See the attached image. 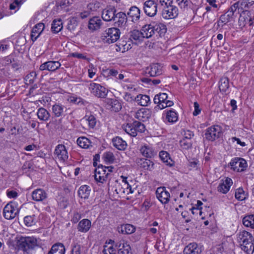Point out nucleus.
Wrapping results in <instances>:
<instances>
[{
    "instance_id": "61",
    "label": "nucleus",
    "mask_w": 254,
    "mask_h": 254,
    "mask_svg": "<svg viewBox=\"0 0 254 254\" xmlns=\"http://www.w3.org/2000/svg\"><path fill=\"white\" fill-rule=\"evenodd\" d=\"M176 2L181 8H185L188 4V0H176Z\"/></svg>"
},
{
    "instance_id": "37",
    "label": "nucleus",
    "mask_w": 254,
    "mask_h": 254,
    "mask_svg": "<svg viewBox=\"0 0 254 254\" xmlns=\"http://www.w3.org/2000/svg\"><path fill=\"white\" fill-rule=\"evenodd\" d=\"M243 223L246 227L254 229V214L245 216L243 219Z\"/></svg>"
},
{
    "instance_id": "18",
    "label": "nucleus",
    "mask_w": 254,
    "mask_h": 254,
    "mask_svg": "<svg viewBox=\"0 0 254 254\" xmlns=\"http://www.w3.org/2000/svg\"><path fill=\"white\" fill-rule=\"evenodd\" d=\"M146 72L151 77L159 75L162 73L161 66L158 64H152L146 68Z\"/></svg>"
},
{
    "instance_id": "13",
    "label": "nucleus",
    "mask_w": 254,
    "mask_h": 254,
    "mask_svg": "<svg viewBox=\"0 0 254 254\" xmlns=\"http://www.w3.org/2000/svg\"><path fill=\"white\" fill-rule=\"evenodd\" d=\"M61 65V64L58 61H50L41 64L39 67V69L40 70H47L50 71H55L58 69Z\"/></svg>"
},
{
    "instance_id": "5",
    "label": "nucleus",
    "mask_w": 254,
    "mask_h": 254,
    "mask_svg": "<svg viewBox=\"0 0 254 254\" xmlns=\"http://www.w3.org/2000/svg\"><path fill=\"white\" fill-rule=\"evenodd\" d=\"M157 3L154 0H147L143 3L145 13L150 17L155 16L157 11Z\"/></svg>"
},
{
    "instance_id": "21",
    "label": "nucleus",
    "mask_w": 254,
    "mask_h": 254,
    "mask_svg": "<svg viewBox=\"0 0 254 254\" xmlns=\"http://www.w3.org/2000/svg\"><path fill=\"white\" fill-rule=\"evenodd\" d=\"M107 105L108 108L115 112L120 111L122 109V105L120 102L114 99H109L107 100Z\"/></svg>"
},
{
    "instance_id": "62",
    "label": "nucleus",
    "mask_w": 254,
    "mask_h": 254,
    "mask_svg": "<svg viewBox=\"0 0 254 254\" xmlns=\"http://www.w3.org/2000/svg\"><path fill=\"white\" fill-rule=\"evenodd\" d=\"M194 111L193 112V115L194 116H197L200 112V109H199V105L197 102H195L194 103Z\"/></svg>"
},
{
    "instance_id": "11",
    "label": "nucleus",
    "mask_w": 254,
    "mask_h": 254,
    "mask_svg": "<svg viewBox=\"0 0 254 254\" xmlns=\"http://www.w3.org/2000/svg\"><path fill=\"white\" fill-rule=\"evenodd\" d=\"M178 14V9L172 4L165 7L162 11L164 18L172 19L175 18Z\"/></svg>"
},
{
    "instance_id": "47",
    "label": "nucleus",
    "mask_w": 254,
    "mask_h": 254,
    "mask_svg": "<svg viewBox=\"0 0 254 254\" xmlns=\"http://www.w3.org/2000/svg\"><path fill=\"white\" fill-rule=\"evenodd\" d=\"M133 126L137 133V132H142L145 130V126L138 121H134L132 123Z\"/></svg>"
},
{
    "instance_id": "40",
    "label": "nucleus",
    "mask_w": 254,
    "mask_h": 254,
    "mask_svg": "<svg viewBox=\"0 0 254 254\" xmlns=\"http://www.w3.org/2000/svg\"><path fill=\"white\" fill-rule=\"evenodd\" d=\"M142 31L138 30H133L130 32L129 38L131 40L141 41L143 38Z\"/></svg>"
},
{
    "instance_id": "14",
    "label": "nucleus",
    "mask_w": 254,
    "mask_h": 254,
    "mask_svg": "<svg viewBox=\"0 0 254 254\" xmlns=\"http://www.w3.org/2000/svg\"><path fill=\"white\" fill-rule=\"evenodd\" d=\"M151 116V111L146 108L139 110L135 113V118L142 122H145Z\"/></svg>"
},
{
    "instance_id": "54",
    "label": "nucleus",
    "mask_w": 254,
    "mask_h": 254,
    "mask_svg": "<svg viewBox=\"0 0 254 254\" xmlns=\"http://www.w3.org/2000/svg\"><path fill=\"white\" fill-rule=\"evenodd\" d=\"M88 123L89 127L90 128H94L96 124V120L95 117L93 115H90L86 119Z\"/></svg>"
},
{
    "instance_id": "26",
    "label": "nucleus",
    "mask_w": 254,
    "mask_h": 254,
    "mask_svg": "<svg viewBox=\"0 0 254 254\" xmlns=\"http://www.w3.org/2000/svg\"><path fill=\"white\" fill-rule=\"evenodd\" d=\"M117 20L115 22V25L118 27H123L126 24L127 19V15L123 12H119L116 16Z\"/></svg>"
},
{
    "instance_id": "42",
    "label": "nucleus",
    "mask_w": 254,
    "mask_h": 254,
    "mask_svg": "<svg viewBox=\"0 0 254 254\" xmlns=\"http://www.w3.org/2000/svg\"><path fill=\"white\" fill-rule=\"evenodd\" d=\"M229 87V79L226 77L221 78L219 81V88L221 91L225 92Z\"/></svg>"
},
{
    "instance_id": "50",
    "label": "nucleus",
    "mask_w": 254,
    "mask_h": 254,
    "mask_svg": "<svg viewBox=\"0 0 254 254\" xmlns=\"http://www.w3.org/2000/svg\"><path fill=\"white\" fill-rule=\"evenodd\" d=\"M241 9L249 8L254 3V0H242L240 1Z\"/></svg>"
},
{
    "instance_id": "60",
    "label": "nucleus",
    "mask_w": 254,
    "mask_h": 254,
    "mask_svg": "<svg viewBox=\"0 0 254 254\" xmlns=\"http://www.w3.org/2000/svg\"><path fill=\"white\" fill-rule=\"evenodd\" d=\"M240 2V1H239L235 3L231 6L229 9L232 11L233 13H234L237 10V9L239 10V9L241 8ZM238 12H239V11H238Z\"/></svg>"
},
{
    "instance_id": "36",
    "label": "nucleus",
    "mask_w": 254,
    "mask_h": 254,
    "mask_svg": "<svg viewBox=\"0 0 254 254\" xmlns=\"http://www.w3.org/2000/svg\"><path fill=\"white\" fill-rule=\"evenodd\" d=\"M159 157L161 160L166 163L167 165L172 166L173 165V161L170 158L169 153L165 151H161L159 153Z\"/></svg>"
},
{
    "instance_id": "34",
    "label": "nucleus",
    "mask_w": 254,
    "mask_h": 254,
    "mask_svg": "<svg viewBox=\"0 0 254 254\" xmlns=\"http://www.w3.org/2000/svg\"><path fill=\"white\" fill-rule=\"evenodd\" d=\"M121 243H120L119 245L118 244L116 245V247L120 248L118 250V254H132L129 245H127V243H123L122 248H121Z\"/></svg>"
},
{
    "instance_id": "25",
    "label": "nucleus",
    "mask_w": 254,
    "mask_h": 254,
    "mask_svg": "<svg viewBox=\"0 0 254 254\" xmlns=\"http://www.w3.org/2000/svg\"><path fill=\"white\" fill-rule=\"evenodd\" d=\"M32 199L37 201H42L47 197V193L42 189L34 190L32 193Z\"/></svg>"
},
{
    "instance_id": "9",
    "label": "nucleus",
    "mask_w": 254,
    "mask_h": 254,
    "mask_svg": "<svg viewBox=\"0 0 254 254\" xmlns=\"http://www.w3.org/2000/svg\"><path fill=\"white\" fill-rule=\"evenodd\" d=\"M221 133V127L219 126H214L207 128L205 133L207 139L211 141L214 140L219 137Z\"/></svg>"
},
{
    "instance_id": "30",
    "label": "nucleus",
    "mask_w": 254,
    "mask_h": 254,
    "mask_svg": "<svg viewBox=\"0 0 254 254\" xmlns=\"http://www.w3.org/2000/svg\"><path fill=\"white\" fill-rule=\"evenodd\" d=\"M91 191L90 187L87 185L81 186L78 191V196L81 198L87 199Z\"/></svg>"
},
{
    "instance_id": "45",
    "label": "nucleus",
    "mask_w": 254,
    "mask_h": 254,
    "mask_svg": "<svg viewBox=\"0 0 254 254\" xmlns=\"http://www.w3.org/2000/svg\"><path fill=\"white\" fill-rule=\"evenodd\" d=\"M78 22L76 20V18L75 17L71 18L67 24V28L70 31H74L76 27L77 26Z\"/></svg>"
},
{
    "instance_id": "22",
    "label": "nucleus",
    "mask_w": 254,
    "mask_h": 254,
    "mask_svg": "<svg viewBox=\"0 0 254 254\" xmlns=\"http://www.w3.org/2000/svg\"><path fill=\"white\" fill-rule=\"evenodd\" d=\"M152 24L154 35L157 33L160 37L164 36L167 31L166 25L162 23H156L155 22H152Z\"/></svg>"
},
{
    "instance_id": "2",
    "label": "nucleus",
    "mask_w": 254,
    "mask_h": 254,
    "mask_svg": "<svg viewBox=\"0 0 254 254\" xmlns=\"http://www.w3.org/2000/svg\"><path fill=\"white\" fill-rule=\"evenodd\" d=\"M120 34V30L118 28H110L103 33L101 38L104 43L111 44L116 42L119 39Z\"/></svg>"
},
{
    "instance_id": "1",
    "label": "nucleus",
    "mask_w": 254,
    "mask_h": 254,
    "mask_svg": "<svg viewBox=\"0 0 254 254\" xmlns=\"http://www.w3.org/2000/svg\"><path fill=\"white\" fill-rule=\"evenodd\" d=\"M237 241L240 248L246 254H253L254 253V237L250 232L246 231L240 232L237 235Z\"/></svg>"
},
{
    "instance_id": "19",
    "label": "nucleus",
    "mask_w": 254,
    "mask_h": 254,
    "mask_svg": "<svg viewBox=\"0 0 254 254\" xmlns=\"http://www.w3.org/2000/svg\"><path fill=\"white\" fill-rule=\"evenodd\" d=\"M45 25L43 23L36 24L32 29L31 33V38L33 41H35L43 31Z\"/></svg>"
},
{
    "instance_id": "10",
    "label": "nucleus",
    "mask_w": 254,
    "mask_h": 254,
    "mask_svg": "<svg viewBox=\"0 0 254 254\" xmlns=\"http://www.w3.org/2000/svg\"><path fill=\"white\" fill-rule=\"evenodd\" d=\"M18 212V211L15 208V205L11 202L7 204L3 211L4 217L8 220L14 218Z\"/></svg>"
},
{
    "instance_id": "43",
    "label": "nucleus",
    "mask_w": 254,
    "mask_h": 254,
    "mask_svg": "<svg viewBox=\"0 0 254 254\" xmlns=\"http://www.w3.org/2000/svg\"><path fill=\"white\" fill-rule=\"evenodd\" d=\"M140 152L145 157L150 158L153 155V152L149 146L144 145L140 148Z\"/></svg>"
},
{
    "instance_id": "23",
    "label": "nucleus",
    "mask_w": 254,
    "mask_h": 254,
    "mask_svg": "<svg viewBox=\"0 0 254 254\" xmlns=\"http://www.w3.org/2000/svg\"><path fill=\"white\" fill-rule=\"evenodd\" d=\"M102 23V20L99 17L94 16L90 19L88 28L90 30H96L100 28Z\"/></svg>"
},
{
    "instance_id": "56",
    "label": "nucleus",
    "mask_w": 254,
    "mask_h": 254,
    "mask_svg": "<svg viewBox=\"0 0 254 254\" xmlns=\"http://www.w3.org/2000/svg\"><path fill=\"white\" fill-rule=\"evenodd\" d=\"M228 16L224 14L222 15L218 21V26H220L221 24H226L230 21V19L227 17Z\"/></svg>"
},
{
    "instance_id": "27",
    "label": "nucleus",
    "mask_w": 254,
    "mask_h": 254,
    "mask_svg": "<svg viewBox=\"0 0 254 254\" xmlns=\"http://www.w3.org/2000/svg\"><path fill=\"white\" fill-rule=\"evenodd\" d=\"M91 223L89 220L84 219L80 221L78 224V230L81 232H87L91 227Z\"/></svg>"
},
{
    "instance_id": "57",
    "label": "nucleus",
    "mask_w": 254,
    "mask_h": 254,
    "mask_svg": "<svg viewBox=\"0 0 254 254\" xmlns=\"http://www.w3.org/2000/svg\"><path fill=\"white\" fill-rule=\"evenodd\" d=\"M104 254H116V250L113 246H111L109 248L107 246H105L103 251Z\"/></svg>"
},
{
    "instance_id": "35",
    "label": "nucleus",
    "mask_w": 254,
    "mask_h": 254,
    "mask_svg": "<svg viewBox=\"0 0 254 254\" xmlns=\"http://www.w3.org/2000/svg\"><path fill=\"white\" fill-rule=\"evenodd\" d=\"M63 23L61 19H55L52 24L51 30L55 33H57L63 29Z\"/></svg>"
},
{
    "instance_id": "16",
    "label": "nucleus",
    "mask_w": 254,
    "mask_h": 254,
    "mask_svg": "<svg viewBox=\"0 0 254 254\" xmlns=\"http://www.w3.org/2000/svg\"><path fill=\"white\" fill-rule=\"evenodd\" d=\"M232 184V180L229 178H227L224 181L222 180L217 187L218 191L226 194L229 190Z\"/></svg>"
},
{
    "instance_id": "8",
    "label": "nucleus",
    "mask_w": 254,
    "mask_h": 254,
    "mask_svg": "<svg viewBox=\"0 0 254 254\" xmlns=\"http://www.w3.org/2000/svg\"><path fill=\"white\" fill-rule=\"evenodd\" d=\"M109 173H107L106 167L102 165L98 166L95 170V179L96 181L103 183L107 180Z\"/></svg>"
},
{
    "instance_id": "32",
    "label": "nucleus",
    "mask_w": 254,
    "mask_h": 254,
    "mask_svg": "<svg viewBox=\"0 0 254 254\" xmlns=\"http://www.w3.org/2000/svg\"><path fill=\"white\" fill-rule=\"evenodd\" d=\"M37 115L38 119L42 121H47L51 116L49 112L44 108H39Z\"/></svg>"
},
{
    "instance_id": "51",
    "label": "nucleus",
    "mask_w": 254,
    "mask_h": 254,
    "mask_svg": "<svg viewBox=\"0 0 254 254\" xmlns=\"http://www.w3.org/2000/svg\"><path fill=\"white\" fill-rule=\"evenodd\" d=\"M140 80L143 82L149 84L157 85L160 83L159 79H151L149 78L143 77L140 79Z\"/></svg>"
},
{
    "instance_id": "24",
    "label": "nucleus",
    "mask_w": 254,
    "mask_h": 254,
    "mask_svg": "<svg viewBox=\"0 0 254 254\" xmlns=\"http://www.w3.org/2000/svg\"><path fill=\"white\" fill-rule=\"evenodd\" d=\"M65 251V249L64 244L58 243L53 245L48 254H64Z\"/></svg>"
},
{
    "instance_id": "4",
    "label": "nucleus",
    "mask_w": 254,
    "mask_h": 254,
    "mask_svg": "<svg viewBox=\"0 0 254 254\" xmlns=\"http://www.w3.org/2000/svg\"><path fill=\"white\" fill-rule=\"evenodd\" d=\"M37 246V240L33 237H25L20 239L19 248L23 251L33 249Z\"/></svg>"
},
{
    "instance_id": "64",
    "label": "nucleus",
    "mask_w": 254,
    "mask_h": 254,
    "mask_svg": "<svg viewBox=\"0 0 254 254\" xmlns=\"http://www.w3.org/2000/svg\"><path fill=\"white\" fill-rule=\"evenodd\" d=\"M17 195V192L15 191L10 190L7 192V195L10 198H16Z\"/></svg>"
},
{
    "instance_id": "31",
    "label": "nucleus",
    "mask_w": 254,
    "mask_h": 254,
    "mask_svg": "<svg viewBox=\"0 0 254 254\" xmlns=\"http://www.w3.org/2000/svg\"><path fill=\"white\" fill-rule=\"evenodd\" d=\"M114 146L119 150H125L127 147V143L122 138L117 136L112 139Z\"/></svg>"
},
{
    "instance_id": "53",
    "label": "nucleus",
    "mask_w": 254,
    "mask_h": 254,
    "mask_svg": "<svg viewBox=\"0 0 254 254\" xmlns=\"http://www.w3.org/2000/svg\"><path fill=\"white\" fill-rule=\"evenodd\" d=\"M103 158L106 162L112 163L114 160L115 157L113 153L108 152L104 154Z\"/></svg>"
},
{
    "instance_id": "41",
    "label": "nucleus",
    "mask_w": 254,
    "mask_h": 254,
    "mask_svg": "<svg viewBox=\"0 0 254 254\" xmlns=\"http://www.w3.org/2000/svg\"><path fill=\"white\" fill-rule=\"evenodd\" d=\"M77 144L83 148H88L91 145L90 141L85 137H79L77 140Z\"/></svg>"
},
{
    "instance_id": "15",
    "label": "nucleus",
    "mask_w": 254,
    "mask_h": 254,
    "mask_svg": "<svg viewBox=\"0 0 254 254\" xmlns=\"http://www.w3.org/2000/svg\"><path fill=\"white\" fill-rule=\"evenodd\" d=\"M54 153L61 161H65L68 159L67 152L64 145L59 144L56 147Z\"/></svg>"
},
{
    "instance_id": "33",
    "label": "nucleus",
    "mask_w": 254,
    "mask_h": 254,
    "mask_svg": "<svg viewBox=\"0 0 254 254\" xmlns=\"http://www.w3.org/2000/svg\"><path fill=\"white\" fill-rule=\"evenodd\" d=\"M127 14L132 18V21H137L140 17V9L136 6H132Z\"/></svg>"
},
{
    "instance_id": "3",
    "label": "nucleus",
    "mask_w": 254,
    "mask_h": 254,
    "mask_svg": "<svg viewBox=\"0 0 254 254\" xmlns=\"http://www.w3.org/2000/svg\"><path fill=\"white\" fill-rule=\"evenodd\" d=\"M89 89L93 95L98 98H105L108 92V90L105 87L95 83H90Z\"/></svg>"
},
{
    "instance_id": "20",
    "label": "nucleus",
    "mask_w": 254,
    "mask_h": 254,
    "mask_svg": "<svg viewBox=\"0 0 254 254\" xmlns=\"http://www.w3.org/2000/svg\"><path fill=\"white\" fill-rule=\"evenodd\" d=\"M118 231L123 234H131L135 231V227L129 224H122L117 228Z\"/></svg>"
},
{
    "instance_id": "39",
    "label": "nucleus",
    "mask_w": 254,
    "mask_h": 254,
    "mask_svg": "<svg viewBox=\"0 0 254 254\" xmlns=\"http://www.w3.org/2000/svg\"><path fill=\"white\" fill-rule=\"evenodd\" d=\"M123 129L125 131L130 135L131 136L135 137L137 135L135 130L132 124H127L122 126Z\"/></svg>"
},
{
    "instance_id": "38",
    "label": "nucleus",
    "mask_w": 254,
    "mask_h": 254,
    "mask_svg": "<svg viewBox=\"0 0 254 254\" xmlns=\"http://www.w3.org/2000/svg\"><path fill=\"white\" fill-rule=\"evenodd\" d=\"M135 99L138 102V104L142 106H147L150 101L149 96L146 95H138Z\"/></svg>"
},
{
    "instance_id": "58",
    "label": "nucleus",
    "mask_w": 254,
    "mask_h": 254,
    "mask_svg": "<svg viewBox=\"0 0 254 254\" xmlns=\"http://www.w3.org/2000/svg\"><path fill=\"white\" fill-rule=\"evenodd\" d=\"M34 218L31 216L25 217L24 221L25 225L27 226H31L34 224Z\"/></svg>"
},
{
    "instance_id": "49",
    "label": "nucleus",
    "mask_w": 254,
    "mask_h": 254,
    "mask_svg": "<svg viewBox=\"0 0 254 254\" xmlns=\"http://www.w3.org/2000/svg\"><path fill=\"white\" fill-rule=\"evenodd\" d=\"M180 144L183 149H188L191 148L192 145L191 142L190 140H188L184 138L182 140H180Z\"/></svg>"
},
{
    "instance_id": "48",
    "label": "nucleus",
    "mask_w": 254,
    "mask_h": 254,
    "mask_svg": "<svg viewBox=\"0 0 254 254\" xmlns=\"http://www.w3.org/2000/svg\"><path fill=\"white\" fill-rule=\"evenodd\" d=\"M142 162L141 164V167L145 170H151L153 168V163L148 159L141 160Z\"/></svg>"
},
{
    "instance_id": "44",
    "label": "nucleus",
    "mask_w": 254,
    "mask_h": 254,
    "mask_svg": "<svg viewBox=\"0 0 254 254\" xmlns=\"http://www.w3.org/2000/svg\"><path fill=\"white\" fill-rule=\"evenodd\" d=\"M166 119L169 122L174 123L178 120V116L175 111L170 110L167 113Z\"/></svg>"
},
{
    "instance_id": "28",
    "label": "nucleus",
    "mask_w": 254,
    "mask_h": 254,
    "mask_svg": "<svg viewBox=\"0 0 254 254\" xmlns=\"http://www.w3.org/2000/svg\"><path fill=\"white\" fill-rule=\"evenodd\" d=\"M141 31L143 35V38L147 39L151 37L154 35L152 22L142 26Z\"/></svg>"
},
{
    "instance_id": "7",
    "label": "nucleus",
    "mask_w": 254,
    "mask_h": 254,
    "mask_svg": "<svg viewBox=\"0 0 254 254\" xmlns=\"http://www.w3.org/2000/svg\"><path fill=\"white\" fill-rule=\"evenodd\" d=\"M117 9L114 6L107 7L104 9L102 12V18L105 21L116 20Z\"/></svg>"
},
{
    "instance_id": "63",
    "label": "nucleus",
    "mask_w": 254,
    "mask_h": 254,
    "mask_svg": "<svg viewBox=\"0 0 254 254\" xmlns=\"http://www.w3.org/2000/svg\"><path fill=\"white\" fill-rule=\"evenodd\" d=\"M71 56L74 58H76L77 59H82L85 60H88V59L86 57V56H84L82 54L78 53H73L71 54Z\"/></svg>"
},
{
    "instance_id": "29",
    "label": "nucleus",
    "mask_w": 254,
    "mask_h": 254,
    "mask_svg": "<svg viewBox=\"0 0 254 254\" xmlns=\"http://www.w3.org/2000/svg\"><path fill=\"white\" fill-rule=\"evenodd\" d=\"M65 107L59 103H56L52 108V113L55 117H60L64 114Z\"/></svg>"
},
{
    "instance_id": "55",
    "label": "nucleus",
    "mask_w": 254,
    "mask_h": 254,
    "mask_svg": "<svg viewBox=\"0 0 254 254\" xmlns=\"http://www.w3.org/2000/svg\"><path fill=\"white\" fill-rule=\"evenodd\" d=\"M70 254H81L80 245L77 243L75 244L72 248Z\"/></svg>"
},
{
    "instance_id": "46",
    "label": "nucleus",
    "mask_w": 254,
    "mask_h": 254,
    "mask_svg": "<svg viewBox=\"0 0 254 254\" xmlns=\"http://www.w3.org/2000/svg\"><path fill=\"white\" fill-rule=\"evenodd\" d=\"M235 197L239 200H243L246 198V194L242 188H239L236 190Z\"/></svg>"
},
{
    "instance_id": "12",
    "label": "nucleus",
    "mask_w": 254,
    "mask_h": 254,
    "mask_svg": "<svg viewBox=\"0 0 254 254\" xmlns=\"http://www.w3.org/2000/svg\"><path fill=\"white\" fill-rule=\"evenodd\" d=\"M157 198L163 204L167 203L170 200V193L166 191L165 188H158L156 191Z\"/></svg>"
},
{
    "instance_id": "59",
    "label": "nucleus",
    "mask_w": 254,
    "mask_h": 254,
    "mask_svg": "<svg viewBox=\"0 0 254 254\" xmlns=\"http://www.w3.org/2000/svg\"><path fill=\"white\" fill-rule=\"evenodd\" d=\"M141 234L140 232H136L134 235L131 236L130 238V241L132 242H136L140 240L141 239Z\"/></svg>"
},
{
    "instance_id": "6",
    "label": "nucleus",
    "mask_w": 254,
    "mask_h": 254,
    "mask_svg": "<svg viewBox=\"0 0 254 254\" xmlns=\"http://www.w3.org/2000/svg\"><path fill=\"white\" fill-rule=\"evenodd\" d=\"M231 168L237 172L243 171L247 167L246 161L242 158H235L230 163Z\"/></svg>"
},
{
    "instance_id": "17",
    "label": "nucleus",
    "mask_w": 254,
    "mask_h": 254,
    "mask_svg": "<svg viewBox=\"0 0 254 254\" xmlns=\"http://www.w3.org/2000/svg\"><path fill=\"white\" fill-rule=\"evenodd\" d=\"M184 254H200L201 248L198 247L195 243H190L184 250Z\"/></svg>"
},
{
    "instance_id": "52",
    "label": "nucleus",
    "mask_w": 254,
    "mask_h": 254,
    "mask_svg": "<svg viewBox=\"0 0 254 254\" xmlns=\"http://www.w3.org/2000/svg\"><path fill=\"white\" fill-rule=\"evenodd\" d=\"M36 76L37 74L35 72H31L26 76L25 80L26 82H28L29 84L32 83L34 82Z\"/></svg>"
}]
</instances>
